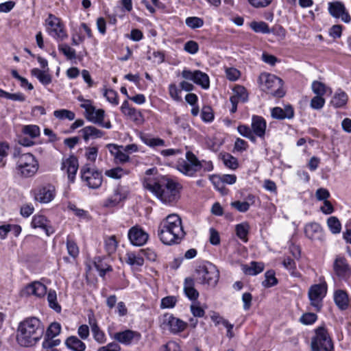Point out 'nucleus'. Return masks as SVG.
Here are the masks:
<instances>
[{"instance_id":"nucleus-1","label":"nucleus","mask_w":351,"mask_h":351,"mask_svg":"<svg viewBox=\"0 0 351 351\" xmlns=\"http://www.w3.org/2000/svg\"><path fill=\"white\" fill-rule=\"evenodd\" d=\"M158 236L165 245L179 243L185 236L179 215L170 214L162 220L158 226Z\"/></svg>"},{"instance_id":"nucleus-2","label":"nucleus","mask_w":351,"mask_h":351,"mask_svg":"<svg viewBox=\"0 0 351 351\" xmlns=\"http://www.w3.org/2000/svg\"><path fill=\"white\" fill-rule=\"evenodd\" d=\"M178 185L176 182L165 178L159 180L147 178L143 182L144 187L164 203H172L178 199Z\"/></svg>"},{"instance_id":"nucleus-3","label":"nucleus","mask_w":351,"mask_h":351,"mask_svg":"<svg viewBox=\"0 0 351 351\" xmlns=\"http://www.w3.org/2000/svg\"><path fill=\"white\" fill-rule=\"evenodd\" d=\"M44 328L36 317L27 318L21 322L17 331L16 340L23 347L35 345L41 338Z\"/></svg>"},{"instance_id":"nucleus-4","label":"nucleus","mask_w":351,"mask_h":351,"mask_svg":"<svg viewBox=\"0 0 351 351\" xmlns=\"http://www.w3.org/2000/svg\"><path fill=\"white\" fill-rule=\"evenodd\" d=\"M195 280L200 284L215 287L219 278L217 267L210 262H205L197 266L195 271Z\"/></svg>"},{"instance_id":"nucleus-5","label":"nucleus","mask_w":351,"mask_h":351,"mask_svg":"<svg viewBox=\"0 0 351 351\" xmlns=\"http://www.w3.org/2000/svg\"><path fill=\"white\" fill-rule=\"evenodd\" d=\"M261 89L276 97H282L285 92L282 89V80L275 75L263 73L258 77Z\"/></svg>"},{"instance_id":"nucleus-6","label":"nucleus","mask_w":351,"mask_h":351,"mask_svg":"<svg viewBox=\"0 0 351 351\" xmlns=\"http://www.w3.org/2000/svg\"><path fill=\"white\" fill-rule=\"evenodd\" d=\"M39 164L36 157L30 154L25 153L16 157V169L18 173L24 178L34 176L38 170Z\"/></svg>"},{"instance_id":"nucleus-7","label":"nucleus","mask_w":351,"mask_h":351,"mask_svg":"<svg viewBox=\"0 0 351 351\" xmlns=\"http://www.w3.org/2000/svg\"><path fill=\"white\" fill-rule=\"evenodd\" d=\"M313 351H333L334 346L326 329L319 327L315 330V336L311 340Z\"/></svg>"},{"instance_id":"nucleus-8","label":"nucleus","mask_w":351,"mask_h":351,"mask_svg":"<svg viewBox=\"0 0 351 351\" xmlns=\"http://www.w3.org/2000/svg\"><path fill=\"white\" fill-rule=\"evenodd\" d=\"M80 107L85 110L84 116L88 121L106 129L112 128L110 121H104L106 114L103 109H97L94 106L90 105L88 102L80 104Z\"/></svg>"},{"instance_id":"nucleus-9","label":"nucleus","mask_w":351,"mask_h":351,"mask_svg":"<svg viewBox=\"0 0 351 351\" xmlns=\"http://www.w3.org/2000/svg\"><path fill=\"white\" fill-rule=\"evenodd\" d=\"M159 322L162 330H169L174 335L184 331L187 326L186 322L168 313H165L160 317Z\"/></svg>"},{"instance_id":"nucleus-10","label":"nucleus","mask_w":351,"mask_h":351,"mask_svg":"<svg viewBox=\"0 0 351 351\" xmlns=\"http://www.w3.org/2000/svg\"><path fill=\"white\" fill-rule=\"evenodd\" d=\"M186 160H182L177 164V169L182 174L193 177L199 171V160L191 152L186 153Z\"/></svg>"},{"instance_id":"nucleus-11","label":"nucleus","mask_w":351,"mask_h":351,"mask_svg":"<svg viewBox=\"0 0 351 351\" xmlns=\"http://www.w3.org/2000/svg\"><path fill=\"white\" fill-rule=\"evenodd\" d=\"M47 31L50 36L58 40H64L67 38V34L60 19L52 14H49L45 21Z\"/></svg>"},{"instance_id":"nucleus-12","label":"nucleus","mask_w":351,"mask_h":351,"mask_svg":"<svg viewBox=\"0 0 351 351\" xmlns=\"http://www.w3.org/2000/svg\"><path fill=\"white\" fill-rule=\"evenodd\" d=\"M81 178L90 189H98L102 184V175L101 172L86 165L81 168Z\"/></svg>"},{"instance_id":"nucleus-13","label":"nucleus","mask_w":351,"mask_h":351,"mask_svg":"<svg viewBox=\"0 0 351 351\" xmlns=\"http://www.w3.org/2000/svg\"><path fill=\"white\" fill-rule=\"evenodd\" d=\"M327 292V285L326 282L312 285L308 290V295L311 302V305L314 307L317 311H319L322 306V300Z\"/></svg>"},{"instance_id":"nucleus-14","label":"nucleus","mask_w":351,"mask_h":351,"mask_svg":"<svg viewBox=\"0 0 351 351\" xmlns=\"http://www.w3.org/2000/svg\"><path fill=\"white\" fill-rule=\"evenodd\" d=\"M34 198L41 204L51 202L56 196V188L50 184H41L32 191Z\"/></svg>"},{"instance_id":"nucleus-15","label":"nucleus","mask_w":351,"mask_h":351,"mask_svg":"<svg viewBox=\"0 0 351 351\" xmlns=\"http://www.w3.org/2000/svg\"><path fill=\"white\" fill-rule=\"evenodd\" d=\"M181 75L185 80L193 82L204 89H208L210 86L208 75L199 70H195L192 71L189 69H184L182 71Z\"/></svg>"},{"instance_id":"nucleus-16","label":"nucleus","mask_w":351,"mask_h":351,"mask_svg":"<svg viewBox=\"0 0 351 351\" xmlns=\"http://www.w3.org/2000/svg\"><path fill=\"white\" fill-rule=\"evenodd\" d=\"M328 12L333 17L340 18L345 23H349L351 20L344 4L341 1H335L328 3Z\"/></svg>"},{"instance_id":"nucleus-17","label":"nucleus","mask_w":351,"mask_h":351,"mask_svg":"<svg viewBox=\"0 0 351 351\" xmlns=\"http://www.w3.org/2000/svg\"><path fill=\"white\" fill-rule=\"evenodd\" d=\"M128 238L133 245L142 246L147 243L149 235L141 228L134 226L128 232Z\"/></svg>"},{"instance_id":"nucleus-18","label":"nucleus","mask_w":351,"mask_h":351,"mask_svg":"<svg viewBox=\"0 0 351 351\" xmlns=\"http://www.w3.org/2000/svg\"><path fill=\"white\" fill-rule=\"evenodd\" d=\"M111 337L121 344L129 346L132 344L134 339L139 340L141 335L136 331L128 329L115 332Z\"/></svg>"},{"instance_id":"nucleus-19","label":"nucleus","mask_w":351,"mask_h":351,"mask_svg":"<svg viewBox=\"0 0 351 351\" xmlns=\"http://www.w3.org/2000/svg\"><path fill=\"white\" fill-rule=\"evenodd\" d=\"M78 167V160L74 156H71L69 158L64 159L62 162L61 169L62 170H66L68 179L71 183L74 182Z\"/></svg>"},{"instance_id":"nucleus-20","label":"nucleus","mask_w":351,"mask_h":351,"mask_svg":"<svg viewBox=\"0 0 351 351\" xmlns=\"http://www.w3.org/2000/svg\"><path fill=\"white\" fill-rule=\"evenodd\" d=\"M335 274L341 279L346 280L349 277L350 266L346 258L337 256L333 263Z\"/></svg>"},{"instance_id":"nucleus-21","label":"nucleus","mask_w":351,"mask_h":351,"mask_svg":"<svg viewBox=\"0 0 351 351\" xmlns=\"http://www.w3.org/2000/svg\"><path fill=\"white\" fill-rule=\"evenodd\" d=\"M267 123L264 118L258 115H253L252 117L251 129L253 135L256 138L263 139L265 136Z\"/></svg>"},{"instance_id":"nucleus-22","label":"nucleus","mask_w":351,"mask_h":351,"mask_svg":"<svg viewBox=\"0 0 351 351\" xmlns=\"http://www.w3.org/2000/svg\"><path fill=\"white\" fill-rule=\"evenodd\" d=\"M304 234L307 238L312 241L323 240L324 232L321 226L315 222L306 224L304 227Z\"/></svg>"},{"instance_id":"nucleus-23","label":"nucleus","mask_w":351,"mask_h":351,"mask_svg":"<svg viewBox=\"0 0 351 351\" xmlns=\"http://www.w3.org/2000/svg\"><path fill=\"white\" fill-rule=\"evenodd\" d=\"M31 226L34 228L43 229L47 236L54 232L53 228L51 226L50 221L42 215H36L33 217Z\"/></svg>"},{"instance_id":"nucleus-24","label":"nucleus","mask_w":351,"mask_h":351,"mask_svg":"<svg viewBox=\"0 0 351 351\" xmlns=\"http://www.w3.org/2000/svg\"><path fill=\"white\" fill-rule=\"evenodd\" d=\"M271 116L275 119H291L294 117V110L291 106H285V108L274 107L271 110Z\"/></svg>"},{"instance_id":"nucleus-25","label":"nucleus","mask_w":351,"mask_h":351,"mask_svg":"<svg viewBox=\"0 0 351 351\" xmlns=\"http://www.w3.org/2000/svg\"><path fill=\"white\" fill-rule=\"evenodd\" d=\"M120 108L121 112L132 121L136 123L142 121L143 117L141 112L136 108L132 107L127 100L123 102Z\"/></svg>"},{"instance_id":"nucleus-26","label":"nucleus","mask_w":351,"mask_h":351,"mask_svg":"<svg viewBox=\"0 0 351 351\" xmlns=\"http://www.w3.org/2000/svg\"><path fill=\"white\" fill-rule=\"evenodd\" d=\"M106 147L110 154L114 156L116 162L125 163L130 160V156L122 149L123 146H118L115 144H108Z\"/></svg>"},{"instance_id":"nucleus-27","label":"nucleus","mask_w":351,"mask_h":351,"mask_svg":"<svg viewBox=\"0 0 351 351\" xmlns=\"http://www.w3.org/2000/svg\"><path fill=\"white\" fill-rule=\"evenodd\" d=\"M28 295H33L38 298H42L47 293V287L43 283L35 281L28 285L25 289Z\"/></svg>"},{"instance_id":"nucleus-28","label":"nucleus","mask_w":351,"mask_h":351,"mask_svg":"<svg viewBox=\"0 0 351 351\" xmlns=\"http://www.w3.org/2000/svg\"><path fill=\"white\" fill-rule=\"evenodd\" d=\"M184 291L186 296L191 301H195L199 297V292L195 289V281L192 278H186L184 282Z\"/></svg>"},{"instance_id":"nucleus-29","label":"nucleus","mask_w":351,"mask_h":351,"mask_svg":"<svg viewBox=\"0 0 351 351\" xmlns=\"http://www.w3.org/2000/svg\"><path fill=\"white\" fill-rule=\"evenodd\" d=\"M84 139L87 141L89 139L101 138L104 132L94 126H86L80 130Z\"/></svg>"},{"instance_id":"nucleus-30","label":"nucleus","mask_w":351,"mask_h":351,"mask_svg":"<svg viewBox=\"0 0 351 351\" xmlns=\"http://www.w3.org/2000/svg\"><path fill=\"white\" fill-rule=\"evenodd\" d=\"M65 345L72 351H85L86 344L76 336H70L65 341Z\"/></svg>"},{"instance_id":"nucleus-31","label":"nucleus","mask_w":351,"mask_h":351,"mask_svg":"<svg viewBox=\"0 0 351 351\" xmlns=\"http://www.w3.org/2000/svg\"><path fill=\"white\" fill-rule=\"evenodd\" d=\"M125 191H124L121 187L119 186L114 190L113 195L106 200L105 206H114L121 201L125 199Z\"/></svg>"},{"instance_id":"nucleus-32","label":"nucleus","mask_w":351,"mask_h":351,"mask_svg":"<svg viewBox=\"0 0 351 351\" xmlns=\"http://www.w3.org/2000/svg\"><path fill=\"white\" fill-rule=\"evenodd\" d=\"M48 70L49 69L47 70H40L34 68L31 70V74L36 77L42 84L47 86L52 81V77L51 75L48 73Z\"/></svg>"},{"instance_id":"nucleus-33","label":"nucleus","mask_w":351,"mask_h":351,"mask_svg":"<svg viewBox=\"0 0 351 351\" xmlns=\"http://www.w3.org/2000/svg\"><path fill=\"white\" fill-rule=\"evenodd\" d=\"M334 300L336 305L341 310H346L348 307V295L343 290H337L334 294Z\"/></svg>"},{"instance_id":"nucleus-34","label":"nucleus","mask_w":351,"mask_h":351,"mask_svg":"<svg viewBox=\"0 0 351 351\" xmlns=\"http://www.w3.org/2000/svg\"><path fill=\"white\" fill-rule=\"evenodd\" d=\"M347 101V94L344 91L339 89L337 90L336 93H335L334 96L332 98L330 104L335 108H341L346 104Z\"/></svg>"},{"instance_id":"nucleus-35","label":"nucleus","mask_w":351,"mask_h":351,"mask_svg":"<svg viewBox=\"0 0 351 351\" xmlns=\"http://www.w3.org/2000/svg\"><path fill=\"white\" fill-rule=\"evenodd\" d=\"M242 269L245 274L254 276L263 271L264 265L262 263L252 262L250 266L243 265Z\"/></svg>"},{"instance_id":"nucleus-36","label":"nucleus","mask_w":351,"mask_h":351,"mask_svg":"<svg viewBox=\"0 0 351 351\" xmlns=\"http://www.w3.org/2000/svg\"><path fill=\"white\" fill-rule=\"evenodd\" d=\"M234 95L231 97H234L239 102H245L248 99V93L247 90L243 86L237 85L233 88Z\"/></svg>"},{"instance_id":"nucleus-37","label":"nucleus","mask_w":351,"mask_h":351,"mask_svg":"<svg viewBox=\"0 0 351 351\" xmlns=\"http://www.w3.org/2000/svg\"><path fill=\"white\" fill-rule=\"evenodd\" d=\"M282 265L285 269H287L290 274L296 278H299L301 276L300 273L296 269V263L293 259L290 257H287L284 258L282 261Z\"/></svg>"},{"instance_id":"nucleus-38","label":"nucleus","mask_w":351,"mask_h":351,"mask_svg":"<svg viewBox=\"0 0 351 351\" xmlns=\"http://www.w3.org/2000/svg\"><path fill=\"white\" fill-rule=\"evenodd\" d=\"M60 343L59 339L45 338L42 343V351H59L56 347Z\"/></svg>"},{"instance_id":"nucleus-39","label":"nucleus","mask_w":351,"mask_h":351,"mask_svg":"<svg viewBox=\"0 0 351 351\" xmlns=\"http://www.w3.org/2000/svg\"><path fill=\"white\" fill-rule=\"evenodd\" d=\"M129 172L130 171L128 170L117 167L106 170L105 171V175L110 178L118 180L121 179L125 175H128Z\"/></svg>"},{"instance_id":"nucleus-40","label":"nucleus","mask_w":351,"mask_h":351,"mask_svg":"<svg viewBox=\"0 0 351 351\" xmlns=\"http://www.w3.org/2000/svg\"><path fill=\"white\" fill-rule=\"evenodd\" d=\"M104 245L105 250L108 254L114 253L118 245V241H117L115 236L112 235L105 237Z\"/></svg>"},{"instance_id":"nucleus-41","label":"nucleus","mask_w":351,"mask_h":351,"mask_svg":"<svg viewBox=\"0 0 351 351\" xmlns=\"http://www.w3.org/2000/svg\"><path fill=\"white\" fill-rule=\"evenodd\" d=\"M250 27L256 33L268 34L270 32L269 25L264 21H252Z\"/></svg>"},{"instance_id":"nucleus-42","label":"nucleus","mask_w":351,"mask_h":351,"mask_svg":"<svg viewBox=\"0 0 351 351\" xmlns=\"http://www.w3.org/2000/svg\"><path fill=\"white\" fill-rule=\"evenodd\" d=\"M53 116L60 120L68 119L69 121L74 120L75 117V114L73 112L66 109L55 110L53 112Z\"/></svg>"},{"instance_id":"nucleus-43","label":"nucleus","mask_w":351,"mask_h":351,"mask_svg":"<svg viewBox=\"0 0 351 351\" xmlns=\"http://www.w3.org/2000/svg\"><path fill=\"white\" fill-rule=\"evenodd\" d=\"M327 225L332 234H339L341 230V224L336 217H330L327 220Z\"/></svg>"},{"instance_id":"nucleus-44","label":"nucleus","mask_w":351,"mask_h":351,"mask_svg":"<svg viewBox=\"0 0 351 351\" xmlns=\"http://www.w3.org/2000/svg\"><path fill=\"white\" fill-rule=\"evenodd\" d=\"M47 301L50 308H53L56 312L61 311V306L57 302V294L54 290L50 289L47 293Z\"/></svg>"},{"instance_id":"nucleus-45","label":"nucleus","mask_w":351,"mask_h":351,"mask_svg":"<svg viewBox=\"0 0 351 351\" xmlns=\"http://www.w3.org/2000/svg\"><path fill=\"white\" fill-rule=\"evenodd\" d=\"M237 131L241 136L248 138L252 143H255L256 141V138L253 135L252 129L249 126L246 125H239L237 127Z\"/></svg>"},{"instance_id":"nucleus-46","label":"nucleus","mask_w":351,"mask_h":351,"mask_svg":"<svg viewBox=\"0 0 351 351\" xmlns=\"http://www.w3.org/2000/svg\"><path fill=\"white\" fill-rule=\"evenodd\" d=\"M236 233L237 237L246 242L247 241V234L249 232V226L246 223L237 224L235 228Z\"/></svg>"},{"instance_id":"nucleus-47","label":"nucleus","mask_w":351,"mask_h":351,"mask_svg":"<svg viewBox=\"0 0 351 351\" xmlns=\"http://www.w3.org/2000/svg\"><path fill=\"white\" fill-rule=\"evenodd\" d=\"M58 49L66 57L68 60H73L76 58L75 50L67 44L64 43L59 45Z\"/></svg>"},{"instance_id":"nucleus-48","label":"nucleus","mask_w":351,"mask_h":351,"mask_svg":"<svg viewBox=\"0 0 351 351\" xmlns=\"http://www.w3.org/2000/svg\"><path fill=\"white\" fill-rule=\"evenodd\" d=\"M143 142L149 147L165 146V141L160 138H152L148 136L141 137Z\"/></svg>"},{"instance_id":"nucleus-49","label":"nucleus","mask_w":351,"mask_h":351,"mask_svg":"<svg viewBox=\"0 0 351 351\" xmlns=\"http://www.w3.org/2000/svg\"><path fill=\"white\" fill-rule=\"evenodd\" d=\"M126 263L132 266H142L144 264V259L136 255L134 252H128L126 254Z\"/></svg>"},{"instance_id":"nucleus-50","label":"nucleus","mask_w":351,"mask_h":351,"mask_svg":"<svg viewBox=\"0 0 351 351\" xmlns=\"http://www.w3.org/2000/svg\"><path fill=\"white\" fill-rule=\"evenodd\" d=\"M265 280L263 282V286L265 287H271L278 283V280L275 277V272L272 270L267 271L265 274Z\"/></svg>"},{"instance_id":"nucleus-51","label":"nucleus","mask_w":351,"mask_h":351,"mask_svg":"<svg viewBox=\"0 0 351 351\" xmlns=\"http://www.w3.org/2000/svg\"><path fill=\"white\" fill-rule=\"evenodd\" d=\"M61 330V326L58 322L51 323L48 327L45 338H53L58 335Z\"/></svg>"},{"instance_id":"nucleus-52","label":"nucleus","mask_w":351,"mask_h":351,"mask_svg":"<svg viewBox=\"0 0 351 351\" xmlns=\"http://www.w3.org/2000/svg\"><path fill=\"white\" fill-rule=\"evenodd\" d=\"M210 179L213 184H215V180L217 179L218 182H222L223 184L224 183L232 184L235 183L237 180V176L235 175L225 174L223 175L221 178L213 176Z\"/></svg>"},{"instance_id":"nucleus-53","label":"nucleus","mask_w":351,"mask_h":351,"mask_svg":"<svg viewBox=\"0 0 351 351\" xmlns=\"http://www.w3.org/2000/svg\"><path fill=\"white\" fill-rule=\"evenodd\" d=\"M92 332L95 340L99 343H104L106 341V335L97 324L92 326Z\"/></svg>"},{"instance_id":"nucleus-54","label":"nucleus","mask_w":351,"mask_h":351,"mask_svg":"<svg viewBox=\"0 0 351 351\" xmlns=\"http://www.w3.org/2000/svg\"><path fill=\"white\" fill-rule=\"evenodd\" d=\"M186 25L191 29L199 28L203 26L204 21L199 17L191 16L186 19Z\"/></svg>"},{"instance_id":"nucleus-55","label":"nucleus","mask_w":351,"mask_h":351,"mask_svg":"<svg viewBox=\"0 0 351 351\" xmlns=\"http://www.w3.org/2000/svg\"><path fill=\"white\" fill-rule=\"evenodd\" d=\"M181 88H179L175 84H171L169 86V93L170 97L176 101H181L182 97Z\"/></svg>"},{"instance_id":"nucleus-56","label":"nucleus","mask_w":351,"mask_h":351,"mask_svg":"<svg viewBox=\"0 0 351 351\" xmlns=\"http://www.w3.org/2000/svg\"><path fill=\"white\" fill-rule=\"evenodd\" d=\"M222 159L226 167L232 169H236L238 167L237 159L232 155L226 154L223 156Z\"/></svg>"},{"instance_id":"nucleus-57","label":"nucleus","mask_w":351,"mask_h":351,"mask_svg":"<svg viewBox=\"0 0 351 351\" xmlns=\"http://www.w3.org/2000/svg\"><path fill=\"white\" fill-rule=\"evenodd\" d=\"M24 134L29 135L31 138H34L39 136L40 129L36 125H25L23 128Z\"/></svg>"},{"instance_id":"nucleus-58","label":"nucleus","mask_w":351,"mask_h":351,"mask_svg":"<svg viewBox=\"0 0 351 351\" xmlns=\"http://www.w3.org/2000/svg\"><path fill=\"white\" fill-rule=\"evenodd\" d=\"M66 247L69 254L73 258H75L79 254V248L77 245L76 243L73 240L67 239L66 241Z\"/></svg>"},{"instance_id":"nucleus-59","label":"nucleus","mask_w":351,"mask_h":351,"mask_svg":"<svg viewBox=\"0 0 351 351\" xmlns=\"http://www.w3.org/2000/svg\"><path fill=\"white\" fill-rule=\"evenodd\" d=\"M317 319L316 314L313 313H304L300 318V322L304 325H310L313 324Z\"/></svg>"},{"instance_id":"nucleus-60","label":"nucleus","mask_w":351,"mask_h":351,"mask_svg":"<svg viewBox=\"0 0 351 351\" xmlns=\"http://www.w3.org/2000/svg\"><path fill=\"white\" fill-rule=\"evenodd\" d=\"M191 312L195 317H203L205 314L204 310L200 306L199 302H195L190 306Z\"/></svg>"},{"instance_id":"nucleus-61","label":"nucleus","mask_w":351,"mask_h":351,"mask_svg":"<svg viewBox=\"0 0 351 351\" xmlns=\"http://www.w3.org/2000/svg\"><path fill=\"white\" fill-rule=\"evenodd\" d=\"M312 90L317 95L323 96L326 93V86L318 81H314L312 83Z\"/></svg>"},{"instance_id":"nucleus-62","label":"nucleus","mask_w":351,"mask_h":351,"mask_svg":"<svg viewBox=\"0 0 351 351\" xmlns=\"http://www.w3.org/2000/svg\"><path fill=\"white\" fill-rule=\"evenodd\" d=\"M104 95L110 103L115 106L118 105V94L116 91L113 90L112 89H108L106 90Z\"/></svg>"},{"instance_id":"nucleus-63","label":"nucleus","mask_w":351,"mask_h":351,"mask_svg":"<svg viewBox=\"0 0 351 351\" xmlns=\"http://www.w3.org/2000/svg\"><path fill=\"white\" fill-rule=\"evenodd\" d=\"M95 266L97 269L99 271V274L101 276H104L106 271L112 270L111 267L108 265L107 264H103L102 260L100 258H98L95 261Z\"/></svg>"},{"instance_id":"nucleus-64","label":"nucleus","mask_w":351,"mask_h":351,"mask_svg":"<svg viewBox=\"0 0 351 351\" xmlns=\"http://www.w3.org/2000/svg\"><path fill=\"white\" fill-rule=\"evenodd\" d=\"M201 117L204 121H212L214 119V114L211 108L209 106H204L202 109Z\"/></svg>"}]
</instances>
